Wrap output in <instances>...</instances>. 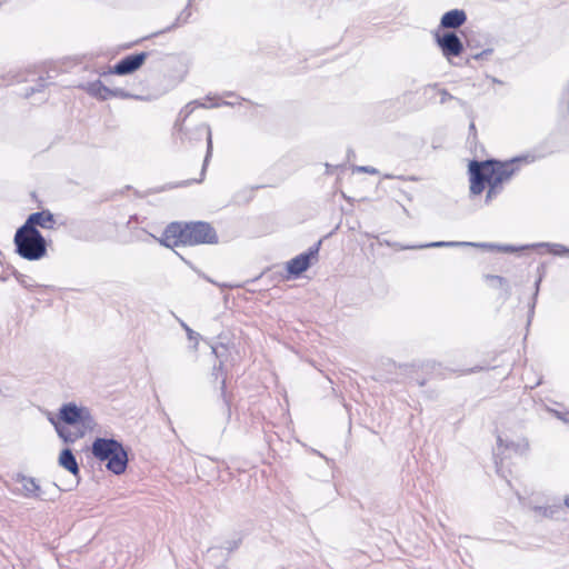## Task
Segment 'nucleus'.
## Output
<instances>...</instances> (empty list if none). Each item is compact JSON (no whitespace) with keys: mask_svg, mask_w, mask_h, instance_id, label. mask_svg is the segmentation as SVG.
<instances>
[{"mask_svg":"<svg viewBox=\"0 0 569 569\" xmlns=\"http://www.w3.org/2000/svg\"><path fill=\"white\" fill-rule=\"evenodd\" d=\"M520 159L510 161H471L469 164L470 172V191L472 194H480L486 187L488 192L486 202H490L497 197L506 182H508L517 170V162Z\"/></svg>","mask_w":569,"mask_h":569,"instance_id":"obj_1","label":"nucleus"},{"mask_svg":"<svg viewBox=\"0 0 569 569\" xmlns=\"http://www.w3.org/2000/svg\"><path fill=\"white\" fill-rule=\"evenodd\" d=\"M159 241L168 248L180 244L212 243L216 241V232L210 224L204 222H193L184 226L173 222L166 228Z\"/></svg>","mask_w":569,"mask_h":569,"instance_id":"obj_2","label":"nucleus"},{"mask_svg":"<svg viewBox=\"0 0 569 569\" xmlns=\"http://www.w3.org/2000/svg\"><path fill=\"white\" fill-rule=\"evenodd\" d=\"M59 417L64 428H58V436L67 443H72L96 427L90 410L74 402H68L59 409Z\"/></svg>","mask_w":569,"mask_h":569,"instance_id":"obj_3","label":"nucleus"},{"mask_svg":"<svg viewBox=\"0 0 569 569\" xmlns=\"http://www.w3.org/2000/svg\"><path fill=\"white\" fill-rule=\"evenodd\" d=\"M92 455L101 460H107V468L114 475L124 472L128 456L122 445L114 439L97 438L92 443Z\"/></svg>","mask_w":569,"mask_h":569,"instance_id":"obj_4","label":"nucleus"},{"mask_svg":"<svg viewBox=\"0 0 569 569\" xmlns=\"http://www.w3.org/2000/svg\"><path fill=\"white\" fill-rule=\"evenodd\" d=\"M17 253L29 261L42 259L47 254V242L37 229L21 226L14 234Z\"/></svg>","mask_w":569,"mask_h":569,"instance_id":"obj_5","label":"nucleus"},{"mask_svg":"<svg viewBox=\"0 0 569 569\" xmlns=\"http://www.w3.org/2000/svg\"><path fill=\"white\" fill-rule=\"evenodd\" d=\"M81 88L91 97L97 98L99 100H107L109 98H129L130 94L126 92L123 89L116 88L110 89L106 87L100 80H96L92 82H88L81 86Z\"/></svg>","mask_w":569,"mask_h":569,"instance_id":"obj_6","label":"nucleus"},{"mask_svg":"<svg viewBox=\"0 0 569 569\" xmlns=\"http://www.w3.org/2000/svg\"><path fill=\"white\" fill-rule=\"evenodd\" d=\"M437 43L440 47L442 54L450 60L451 57H458L463 50V44L460 38L453 32H446L442 36H437Z\"/></svg>","mask_w":569,"mask_h":569,"instance_id":"obj_7","label":"nucleus"},{"mask_svg":"<svg viewBox=\"0 0 569 569\" xmlns=\"http://www.w3.org/2000/svg\"><path fill=\"white\" fill-rule=\"evenodd\" d=\"M319 244L320 242L316 247L310 248L308 252L301 253L289 260L287 262L288 272L291 276L298 277L306 271L310 267L311 260L317 258Z\"/></svg>","mask_w":569,"mask_h":569,"instance_id":"obj_8","label":"nucleus"},{"mask_svg":"<svg viewBox=\"0 0 569 569\" xmlns=\"http://www.w3.org/2000/svg\"><path fill=\"white\" fill-rule=\"evenodd\" d=\"M147 59V53L131 54L120 60L112 69V73L124 76L139 69Z\"/></svg>","mask_w":569,"mask_h":569,"instance_id":"obj_9","label":"nucleus"},{"mask_svg":"<svg viewBox=\"0 0 569 569\" xmlns=\"http://www.w3.org/2000/svg\"><path fill=\"white\" fill-rule=\"evenodd\" d=\"M53 214L50 211L43 210L31 213L22 226L29 229H37V227L51 229L53 228Z\"/></svg>","mask_w":569,"mask_h":569,"instance_id":"obj_10","label":"nucleus"},{"mask_svg":"<svg viewBox=\"0 0 569 569\" xmlns=\"http://www.w3.org/2000/svg\"><path fill=\"white\" fill-rule=\"evenodd\" d=\"M498 448L510 450L515 455H525L529 450V442L526 438H518L517 440H509L508 438L498 437Z\"/></svg>","mask_w":569,"mask_h":569,"instance_id":"obj_11","label":"nucleus"},{"mask_svg":"<svg viewBox=\"0 0 569 569\" xmlns=\"http://www.w3.org/2000/svg\"><path fill=\"white\" fill-rule=\"evenodd\" d=\"M466 19H467V17H466L465 11L458 10V9L450 10L442 16L441 26L443 28L455 29V28H458L461 24H463Z\"/></svg>","mask_w":569,"mask_h":569,"instance_id":"obj_12","label":"nucleus"},{"mask_svg":"<svg viewBox=\"0 0 569 569\" xmlns=\"http://www.w3.org/2000/svg\"><path fill=\"white\" fill-rule=\"evenodd\" d=\"M58 463L60 467H62L63 469H66L67 471L72 473L73 476L77 477L79 475L78 462L76 460L74 455L72 453V451L70 449L67 448L60 452L59 458H58Z\"/></svg>","mask_w":569,"mask_h":569,"instance_id":"obj_13","label":"nucleus"},{"mask_svg":"<svg viewBox=\"0 0 569 569\" xmlns=\"http://www.w3.org/2000/svg\"><path fill=\"white\" fill-rule=\"evenodd\" d=\"M458 246H479L487 247V244H477L473 242H455V241H437L428 244L421 246H401V250H413V249H422V248H442V247H458Z\"/></svg>","mask_w":569,"mask_h":569,"instance_id":"obj_14","label":"nucleus"},{"mask_svg":"<svg viewBox=\"0 0 569 569\" xmlns=\"http://www.w3.org/2000/svg\"><path fill=\"white\" fill-rule=\"evenodd\" d=\"M23 495L29 498L40 497V487L33 478L23 477L21 479Z\"/></svg>","mask_w":569,"mask_h":569,"instance_id":"obj_15","label":"nucleus"},{"mask_svg":"<svg viewBox=\"0 0 569 569\" xmlns=\"http://www.w3.org/2000/svg\"><path fill=\"white\" fill-rule=\"evenodd\" d=\"M538 246L548 248V251L556 256L569 254V248L559 243H540Z\"/></svg>","mask_w":569,"mask_h":569,"instance_id":"obj_16","label":"nucleus"},{"mask_svg":"<svg viewBox=\"0 0 569 569\" xmlns=\"http://www.w3.org/2000/svg\"><path fill=\"white\" fill-rule=\"evenodd\" d=\"M47 417L50 423L54 427L57 432L58 428H64V426L62 425V420H60L59 413L57 416H53L51 412H48Z\"/></svg>","mask_w":569,"mask_h":569,"instance_id":"obj_17","label":"nucleus"},{"mask_svg":"<svg viewBox=\"0 0 569 569\" xmlns=\"http://www.w3.org/2000/svg\"><path fill=\"white\" fill-rule=\"evenodd\" d=\"M47 417L50 423L54 427L57 432L58 428H64V426L62 425V420H60L59 413L57 416H53L51 412H48Z\"/></svg>","mask_w":569,"mask_h":569,"instance_id":"obj_18","label":"nucleus"},{"mask_svg":"<svg viewBox=\"0 0 569 569\" xmlns=\"http://www.w3.org/2000/svg\"><path fill=\"white\" fill-rule=\"evenodd\" d=\"M206 130H207V142H208V150H207V154H206V159H204V164H207L208 160H209V157L211 156V151H212V138H211V130H210V127L209 126H206ZM206 166H203L204 168Z\"/></svg>","mask_w":569,"mask_h":569,"instance_id":"obj_19","label":"nucleus"},{"mask_svg":"<svg viewBox=\"0 0 569 569\" xmlns=\"http://www.w3.org/2000/svg\"><path fill=\"white\" fill-rule=\"evenodd\" d=\"M353 171L356 172H365V173H369V174H377L378 173V170L373 167H369V166H358V167H355Z\"/></svg>","mask_w":569,"mask_h":569,"instance_id":"obj_20","label":"nucleus"},{"mask_svg":"<svg viewBox=\"0 0 569 569\" xmlns=\"http://www.w3.org/2000/svg\"><path fill=\"white\" fill-rule=\"evenodd\" d=\"M487 279L491 282L492 286L502 287L505 284V280L498 276H488Z\"/></svg>","mask_w":569,"mask_h":569,"instance_id":"obj_21","label":"nucleus"},{"mask_svg":"<svg viewBox=\"0 0 569 569\" xmlns=\"http://www.w3.org/2000/svg\"><path fill=\"white\" fill-rule=\"evenodd\" d=\"M186 328V331H187V335H188V338L189 340H193L194 341V345L197 346L198 343V333L194 332L192 329H190L189 327H187L186 325L183 326Z\"/></svg>","mask_w":569,"mask_h":569,"instance_id":"obj_22","label":"nucleus"},{"mask_svg":"<svg viewBox=\"0 0 569 569\" xmlns=\"http://www.w3.org/2000/svg\"><path fill=\"white\" fill-rule=\"evenodd\" d=\"M193 104H196V102L189 103L188 106H186L184 110L181 111V113H184L183 118H187L193 111V109H194V107H192Z\"/></svg>","mask_w":569,"mask_h":569,"instance_id":"obj_23","label":"nucleus"},{"mask_svg":"<svg viewBox=\"0 0 569 569\" xmlns=\"http://www.w3.org/2000/svg\"><path fill=\"white\" fill-rule=\"evenodd\" d=\"M439 94H440V102L441 103H445L448 99H451V96L447 91H445V90H440Z\"/></svg>","mask_w":569,"mask_h":569,"instance_id":"obj_24","label":"nucleus"},{"mask_svg":"<svg viewBox=\"0 0 569 569\" xmlns=\"http://www.w3.org/2000/svg\"><path fill=\"white\" fill-rule=\"evenodd\" d=\"M200 106L203 107V108H211V107H214L216 104H207V103L203 102Z\"/></svg>","mask_w":569,"mask_h":569,"instance_id":"obj_25","label":"nucleus"},{"mask_svg":"<svg viewBox=\"0 0 569 569\" xmlns=\"http://www.w3.org/2000/svg\"><path fill=\"white\" fill-rule=\"evenodd\" d=\"M565 505L569 508V497L565 499Z\"/></svg>","mask_w":569,"mask_h":569,"instance_id":"obj_26","label":"nucleus"},{"mask_svg":"<svg viewBox=\"0 0 569 569\" xmlns=\"http://www.w3.org/2000/svg\"><path fill=\"white\" fill-rule=\"evenodd\" d=\"M505 251L513 250L511 247H505L502 248Z\"/></svg>","mask_w":569,"mask_h":569,"instance_id":"obj_27","label":"nucleus"},{"mask_svg":"<svg viewBox=\"0 0 569 569\" xmlns=\"http://www.w3.org/2000/svg\"><path fill=\"white\" fill-rule=\"evenodd\" d=\"M190 16V12L186 13V17L183 18V22L187 20V18Z\"/></svg>","mask_w":569,"mask_h":569,"instance_id":"obj_28","label":"nucleus"},{"mask_svg":"<svg viewBox=\"0 0 569 569\" xmlns=\"http://www.w3.org/2000/svg\"><path fill=\"white\" fill-rule=\"evenodd\" d=\"M21 284H23L24 287H27V281L21 280Z\"/></svg>","mask_w":569,"mask_h":569,"instance_id":"obj_29","label":"nucleus"},{"mask_svg":"<svg viewBox=\"0 0 569 569\" xmlns=\"http://www.w3.org/2000/svg\"><path fill=\"white\" fill-rule=\"evenodd\" d=\"M21 284H23L24 287H27V281L21 280Z\"/></svg>","mask_w":569,"mask_h":569,"instance_id":"obj_30","label":"nucleus"},{"mask_svg":"<svg viewBox=\"0 0 569 569\" xmlns=\"http://www.w3.org/2000/svg\"><path fill=\"white\" fill-rule=\"evenodd\" d=\"M183 14H184V12H182V13H181V16H180V17H178V21H180V20H181V17H182Z\"/></svg>","mask_w":569,"mask_h":569,"instance_id":"obj_31","label":"nucleus"}]
</instances>
